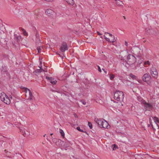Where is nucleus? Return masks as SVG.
Returning a JSON list of instances; mask_svg holds the SVG:
<instances>
[{
	"label": "nucleus",
	"instance_id": "dca6fc26",
	"mask_svg": "<svg viewBox=\"0 0 159 159\" xmlns=\"http://www.w3.org/2000/svg\"><path fill=\"white\" fill-rule=\"evenodd\" d=\"M66 1L69 4L73 5L74 3L73 0H66Z\"/></svg>",
	"mask_w": 159,
	"mask_h": 159
},
{
	"label": "nucleus",
	"instance_id": "4be33fe9",
	"mask_svg": "<svg viewBox=\"0 0 159 159\" xmlns=\"http://www.w3.org/2000/svg\"><path fill=\"white\" fill-rule=\"evenodd\" d=\"M42 48H43V47H38L37 48V49L38 50V53L40 52L41 50H42Z\"/></svg>",
	"mask_w": 159,
	"mask_h": 159
},
{
	"label": "nucleus",
	"instance_id": "a878e982",
	"mask_svg": "<svg viewBox=\"0 0 159 159\" xmlns=\"http://www.w3.org/2000/svg\"><path fill=\"white\" fill-rule=\"evenodd\" d=\"M144 64L145 65H147V64L148 65H149L150 64V63L149 61H147L145 62Z\"/></svg>",
	"mask_w": 159,
	"mask_h": 159
},
{
	"label": "nucleus",
	"instance_id": "423d86ee",
	"mask_svg": "<svg viewBox=\"0 0 159 159\" xmlns=\"http://www.w3.org/2000/svg\"><path fill=\"white\" fill-rule=\"evenodd\" d=\"M142 79L143 81L146 82L149 85L150 84V80L151 79V77L148 74H144L143 77Z\"/></svg>",
	"mask_w": 159,
	"mask_h": 159
},
{
	"label": "nucleus",
	"instance_id": "f8f14e48",
	"mask_svg": "<svg viewBox=\"0 0 159 159\" xmlns=\"http://www.w3.org/2000/svg\"><path fill=\"white\" fill-rule=\"evenodd\" d=\"M103 120H104L103 119L95 118L94 120V121L101 128L103 122Z\"/></svg>",
	"mask_w": 159,
	"mask_h": 159
},
{
	"label": "nucleus",
	"instance_id": "6e6552de",
	"mask_svg": "<svg viewBox=\"0 0 159 159\" xmlns=\"http://www.w3.org/2000/svg\"><path fill=\"white\" fill-rule=\"evenodd\" d=\"M47 15L49 16L52 17L55 15V12L51 9H48L45 11Z\"/></svg>",
	"mask_w": 159,
	"mask_h": 159
},
{
	"label": "nucleus",
	"instance_id": "aec40b11",
	"mask_svg": "<svg viewBox=\"0 0 159 159\" xmlns=\"http://www.w3.org/2000/svg\"><path fill=\"white\" fill-rule=\"evenodd\" d=\"M110 80H112L115 77V75L114 74H110Z\"/></svg>",
	"mask_w": 159,
	"mask_h": 159
},
{
	"label": "nucleus",
	"instance_id": "72a5a7b5",
	"mask_svg": "<svg viewBox=\"0 0 159 159\" xmlns=\"http://www.w3.org/2000/svg\"><path fill=\"white\" fill-rule=\"evenodd\" d=\"M53 135V134L52 133H51L50 134V135Z\"/></svg>",
	"mask_w": 159,
	"mask_h": 159
},
{
	"label": "nucleus",
	"instance_id": "412c9836",
	"mask_svg": "<svg viewBox=\"0 0 159 159\" xmlns=\"http://www.w3.org/2000/svg\"><path fill=\"white\" fill-rule=\"evenodd\" d=\"M60 133L62 137H64L65 134H64L63 131L61 129H60Z\"/></svg>",
	"mask_w": 159,
	"mask_h": 159
},
{
	"label": "nucleus",
	"instance_id": "c9c22d12",
	"mask_svg": "<svg viewBox=\"0 0 159 159\" xmlns=\"http://www.w3.org/2000/svg\"><path fill=\"white\" fill-rule=\"evenodd\" d=\"M12 1H13L14 2H15V0H12Z\"/></svg>",
	"mask_w": 159,
	"mask_h": 159
},
{
	"label": "nucleus",
	"instance_id": "7ed1b4c3",
	"mask_svg": "<svg viewBox=\"0 0 159 159\" xmlns=\"http://www.w3.org/2000/svg\"><path fill=\"white\" fill-rule=\"evenodd\" d=\"M104 36L105 40L110 43H114L116 41L114 36L111 34L105 33Z\"/></svg>",
	"mask_w": 159,
	"mask_h": 159
},
{
	"label": "nucleus",
	"instance_id": "e433bc0d",
	"mask_svg": "<svg viewBox=\"0 0 159 159\" xmlns=\"http://www.w3.org/2000/svg\"><path fill=\"white\" fill-rule=\"evenodd\" d=\"M45 135H46V134H45V135H43V137H44L45 136Z\"/></svg>",
	"mask_w": 159,
	"mask_h": 159
},
{
	"label": "nucleus",
	"instance_id": "c85d7f7f",
	"mask_svg": "<svg viewBox=\"0 0 159 159\" xmlns=\"http://www.w3.org/2000/svg\"><path fill=\"white\" fill-rule=\"evenodd\" d=\"M42 69H38L37 70V71L38 72H41L42 71Z\"/></svg>",
	"mask_w": 159,
	"mask_h": 159
},
{
	"label": "nucleus",
	"instance_id": "7c9ffc66",
	"mask_svg": "<svg viewBox=\"0 0 159 159\" xmlns=\"http://www.w3.org/2000/svg\"><path fill=\"white\" fill-rule=\"evenodd\" d=\"M125 45L126 46H128V42L127 41H125Z\"/></svg>",
	"mask_w": 159,
	"mask_h": 159
},
{
	"label": "nucleus",
	"instance_id": "a211bd4d",
	"mask_svg": "<svg viewBox=\"0 0 159 159\" xmlns=\"http://www.w3.org/2000/svg\"><path fill=\"white\" fill-rule=\"evenodd\" d=\"M152 118L153 120L154 121V123L157 122L158 123H159V119H158L157 117H154L153 118L152 117Z\"/></svg>",
	"mask_w": 159,
	"mask_h": 159
},
{
	"label": "nucleus",
	"instance_id": "f704fd0d",
	"mask_svg": "<svg viewBox=\"0 0 159 159\" xmlns=\"http://www.w3.org/2000/svg\"><path fill=\"white\" fill-rule=\"evenodd\" d=\"M102 70H104V71H105V70L104 69H102Z\"/></svg>",
	"mask_w": 159,
	"mask_h": 159
},
{
	"label": "nucleus",
	"instance_id": "b1692460",
	"mask_svg": "<svg viewBox=\"0 0 159 159\" xmlns=\"http://www.w3.org/2000/svg\"><path fill=\"white\" fill-rule=\"evenodd\" d=\"M112 147L113 150L114 151L116 150V149L117 148V146L115 144L113 145Z\"/></svg>",
	"mask_w": 159,
	"mask_h": 159
},
{
	"label": "nucleus",
	"instance_id": "5701e85b",
	"mask_svg": "<svg viewBox=\"0 0 159 159\" xmlns=\"http://www.w3.org/2000/svg\"><path fill=\"white\" fill-rule=\"evenodd\" d=\"M4 151L5 152H6V155L8 157H9L10 156V152H8V151H7L6 150H5Z\"/></svg>",
	"mask_w": 159,
	"mask_h": 159
},
{
	"label": "nucleus",
	"instance_id": "2f4dec72",
	"mask_svg": "<svg viewBox=\"0 0 159 159\" xmlns=\"http://www.w3.org/2000/svg\"><path fill=\"white\" fill-rule=\"evenodd\" d=\"M97 33L98 35H102V34L101 33H100L99 32H97Z\"/></svg>",
	"mask_w": 159,
	"mask_h": 159
},
{
	"label": "nucleus",
	"instance_id": "393cba45",
	"mask_svg": "<svg viewBox=\"0 0 159 159\" xmlns=\"http://www.w3.org/2000/svg\"><path fill=\"white\" fill-rule=\"evenodd\" d=\"M88 126H89V128H90V129H92V124L90 122H88Z\"/></svg>",
	"mask_w": 159,
	"mask_h": 159
},
{
	"label": "nucleus",
	"instance_id": "58836bf2",
	"mask_svg": "<svg viewBox=\"0 0 159 159\" xmlns=\"http://www.w3.org/2000/svg\"><path fill=\"white\" fill-rule=\"evenodd\" d=\"M11 98L12 99V97H11Z\"/></svg>",
	"mask_w": 159,
	"mask_h": 159
},
{
	"label": "nucleus",
	"instance_id": "f257e3e1",
	"mask_svg": "<svg viewBox=\"0 0 159 159\" xmlns=\"http://www.w3.org/2000/svg\"><path fill=\"white\" fill-rule=\"evenodd\" d=\"M124 94L121 91H117L114 94V98L118 101L121 102L123 101L124 98Z\"/></svg>",
	"mask_w": 159,
	"mask_h": 159
},
{
	"label": "nucleus",
	"instance_id": "f03ea898",
	"mask_svg": "<svg viewBox=\"0 0 159 159\" xmlns=\"http://www.w3.org/2000/svg\"><path fill=\"white\" fill-rule=\"evenodd\" d=\"M22 91L25 93V97L27 99L31 100L33 99V96L32 95V92L30 89L25 87H22Z\"/></svg>",
	"mask_w": 159,
	"mask_h": 159
},
{
	"label": "nucleus",
	"instance_id": "4c0bfd02",
	"mask_svg": "<svg viewBox=\"0 0 159 159\" xmlns=\"http://www.w3.org/2000/svg\"><path fill=\"white\" fill-rule=\"evenodd\" d=\"M42 144H44V143H43V142H42Z\"/></svg>",
	"mask_w": 159,
	"mask_h": 159
},
{
	"label": "nucleus",
	"instance_id": "6ab92c4d",
	"mask_svg": "<svg viewBox=\"0 0 159 159\" xmlns=\"http://www.w3.org/2000/svg\"><path fill=\"white\" fill-rule=\"evenodd\" d=\"M130 77L132 78L133 79L136 80H138L137 77L134 75H133L132 74H129Z\"/></svg>",
	"mask_w": 159,
	"mask_h": 159
},
{
	"label": "nucleus",
	"instance_id": "ea45409f",
	"mask_svg": "<svg viewBox=\"0 0 159 159\" xmlns=\"http://www.w3.org/2000/svg\"><path fill=\"white\" fill-rule=\"evenodd\" d=\"M146 42V41H144V42Z\"/></svg>",
	"mask_w": 159,
	"mask_h": 159
},
{
	"label": "nucleus",
	"instance_id": "bb28decb",
	"mask_svg": "<svg viewBox=\"0 0 159 159\" xmlns=\"http://www.w3.org/2000/svg\"><path fill=\"white\" fill-rule=\"evenodd\" d=\"M76 129H77L79 131H80V132H83V130H82L80 129V127H77Z\"/></svg>",
	"mask_w": 159,
	"mask_h": 159
},
{
	"label": "nucleus",
	"instance_id": "2eb2a0df",
	"mask_svg": "<svg viewBox=\"0 0 159 159\" xmlns=\"http://www.w3.org/2000/svg\"><path fill=\"white\" fill-rule=\"evenodd\" d=\"M115 3L116 5L118 6H123L124 4V3L123 2L119 0H115Z\"/></svg>",
	"mask_w": 159,
	"mask_h": 159
},
{
	"label": "nucleus",
	"instance_id": "cd10ccee",
	"mask_svg": "<svg viewBox=\"0 0 159 159\" xmlns=\"http://www.w3.org/2000/svg\"><path fill=\"white\" fill-rule=\"evenodd\" d=\"M23 34L25 36H26L27 35V34L26 31H25L24 30H23Z\"/></svg>",
	"mask_w": 159,
	"mask_h": 159
},
{
	"label": "nucleus",
	"instance_id": "0eeeda50",
	"mask_svg": "<svg viewBox=\"0 0 159 159\" xmlns=\"http://www.w3.org/2000/svg\"><path fill=\"white\" fill-rule=\"evenodd\" d=\"M143 104L144 109L146 110L150 111L153 108L152 105L151 104L148 103L146 101H145Z\"/></svg>",
	"mask_w": 159,
	"mask_h": 159
},
{
	"label": "nucleus",
	"instance_id": "1a4fd4ad",
	"mask_svg": "<svg viewBox=\"0 0 159 159\" xmlns=\"http://www.w3.org/2000/svg\"><path fill=\"white\" fill-rule=\"evenodd\" d=\"M151 73L152 75L155 78H156L157 76L158 72L157 71L156 69L154 67H152L151 70Z\"/></svg>",
	"mask_w": 159,
	"mask_h": 159
},
{
	"label": "nucleus",
	"instance_id": "20e7f679",
	"mask_svg": "<svg viewBox=\"0 0 159 159\" xmlns=\"http://www.w3.org/2000/svg\"><path fill=\"white\" fill-rule=\"evenodd\" d=\"M1 100L7 104H9L11 100L7 95L4 93H2L0 94Z\"/></svg>",
	"mask_w": 159,
	"mask_h": 159
},
{
	"label": "nucleus",
	"instance_id": "9b49d317",
	"mask_svg": "<svg viewBox=\"0 0 159 159\" xmlns=\"http://www.w3.org/2000/svg\"><path fill=\"white\" fill-rule=\"evenodd\" d=\"M46 78L52 84L55 85L57 82V80L52 77L46 76Z\"/></svg>",
	"mask_w": 159,
	"mask_h": 159
},
{
	"label": "nucleus",
	"instance_id": "4468645a",
	"mask_svg": "<svg viewBox=\"0 0 159 159\" xmlns=\"http://www.w3.org/2000/svg\"><path fill=\"white\" fill-rule=\"evenodd\" d=\"M103 124L102 127L101 128H107L108 129L110 127V126L108 124V122L106 121L105 120H103Z\"/></svg>",
	"mask_w": 159,
	"mask_h": 159
},
{
	"label": "nucleus",
	"instance_id": "ddd939ff",
	"mask_svg": "<svg viewBox=\"0 0 159 159\" xmlns=\"http://www.w3.org/2000/svg\"><path fill=\"white\" fill-rule=\"evenodd\" d=\"M149 121L150 123V124L153 129H158L159 126L158 124L155 122L154 123V125H153L152 123V119L151 118L149 119Z\"/></svg>",
	"mask_w": 159,
	"mask_h": 159
},
{
	"label": "nucleus",
	"instance_id": "9d476101",
	"mask_svg": "<svg viewBox=\"0 0 159 159\" xmlns=\"http://www.w3.org/2000/svg\"><path fill=\"white\" fill-rule=\"evenodd\" d=\"M68 48L67 44L65 42H63L61 45L60 50L62 52H64L65 51L67 50Z\"/></svg>",
	"mask_w": 159,
	"mask_h": 159
},
{
	"label": "nucleus",
	"instance_id": "39448f33",
	"mask_svg": "<svg viewBox=\"0 0 159 159\" xmlns=\"http://www.w3.org/2000/svg\"><path fill=\"white\" fill-rule=\"evenodd\" d=\"M127 63L129 65H131L136 62V58L133 55L129 54L127 56Z\"/></svg>",
	"mask_w": 159,
	"mask_h": 159
},
{
	"label": "nucleus",
	"instance_id": "c756f323",
	"mask_svg": "<svg viewBox=\"0 0 159 159\" xmlns=\"http://www.w3.org/2000/svg\"><path fill=\"white\" fill-rule=\"evenodd\" d=\"M98 71H99L100 72H101V69L100 67H99V66H98Z\"/></svg>",
	"mask_w": 159,
	"mask_h": 159
},
{
	"label": "nucleus",
	"instance_id": "f3484780",
	"mask_svg": "<svg viewBox=\"0 0 159 159\" xmlns=\"http://www.w3.org/2000/svg\"><path fill=\"white\" fill-rule=\"evenodd\" d=\"M138 100L140 102H141V103L143 104L144 102L145 101L142 98L140 97H138Z\"/></svg>",
	"mask_w": 159,
	"mask_h": 159
},
{
	"label": "nucleus",
	"instance_id": "473e14b6",
	"mask_svg": "<svg viewBox=\"0 0 159 159\" xmlns=\"http://www.w3.org/2000/svg\"><path fill=\"white\" fill-rule=\"evenodd\" d=\"M82 103L84 105H85L86 104V102H83Z\"/></svg>",
	"mask_w": 159,
	"mask_h": 159
}]
</instances>
